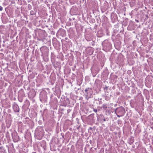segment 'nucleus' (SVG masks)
I'll list each match as a JSON object with an SVG mask.
<instances>
[{"label": "nucleus", "mask_w": 153, "mask_h": 153, "mask_svg": "<svg viewBox=\"0 0 153 153\" xmlns=\"http://www.w3.org/2000/svg\"><path fill=\"white\" fill-rule=\"evenodd\" d=\"M125 112V108L122 106L117 108L115 110V112L116 113L117 116L118 117L123 116Z\"/></svg>", "instance_id": "obj_1"}, {"label": "nucleus", "mask_w": 153, "mask_h": 153, "mask_svg": "<svg viewBox=\"0 0 153 153\" xmlns=\"http://www.w3.org/2000/svg\"><path fill=\"white\" fill-rule=\"evenodd\" d=\"M85 99L88 100L91 97V96L92 94V89L91 88H88L85 89Z\"/></svg>", "instance_id": "obj_2"}, {"label": "nucleus", "mask_w": 153, "mask_h": 153, "mask_svg": "<svg viewBox=\"0 0 153 153\" xmlns=\"http://www.w3.org/2000/svg\"><path fill=\"white\" fill-rule=\"evenodd\" d=\"M102 46L105 49H110L111 48V44L108 40H105L102 43Z\"/></svg>", "instance_id": "obj_3"}, {"label": "nucleus", "mask_w": 153, "mask_h": 153, "mask_svg": "<svg viewBox=\"0 0 153 153\" xmlns=\"http://www.w3.org/2000/svg\"><path fill=\"white\" fill-rule=\"evenodd\" d=\"M12 107L14 111L15 112H19L20 111V109L18 105L15 102H14L12 105Z\"/></svg>", "instance_id": "obj_4"}, {"label": "nucleus", "mask_w": 153, "mask_h": 153, "mask_svg": "<svg viewBox=\"0 0 153 153\" xmlns=\"http://www.w3.org/2000/svg\"><path fill=\"white\" fill-rule=\"evenodd\" d=\"M25 96V94L24 91L22 90H20L19 92V97H24Z\"/></svg>", "instance_id": "obj_5"}, {"label": "nucleus", "mask_w": 153, "mask_h": 153, "mask_svg": "<svg viewBox=\"0 0 153 153\" xmlns=\"http://www.w3.org/2000/svg\"><path fill=\"white\" fill-rule=\"evenodd\" d=\"M36 136H38L37 139L39 140H41L43 137V134L42 133H40L39 134L36 133Z\"/></svg>", "instance_id": "obj_6"}, {"label": "nucleus", "mask_w": 153, "mask_h": 153, "mask_svg": "<svg viewBox=\"0 0 153 153\" xmlns=\"http://www.w3.org/2000/svg\"><path fill=\"white\" fill-rule=\"evenodd\" d=\"M97 119H98V120L102 122L103 120V119H102V118L101 117L100 115L99 116L97 117Z\"/></svg>", "instance_id": "obj_7"}, {"label": "nucleus", "mask_w": 153, "mask_h": 153, "mask_svg": "<svg viewBox=\"0 0 153 153\" xmlns=\"http://www.w3.org/2000/svg\"><path fill=\"white\" fill-rule=\"evenodd\" d=\"M102 108L105 110L107 108V105L106 104H103L102 105Z\"/></svg>", "instance_id": "obj_8"}, {"label": "nucleus", "mask_w": 153, "mask_h": 153, "mask_svg": "<svg viewBox=\"0 0 153 153\" xmlns=\"http://www.w3.org/2000/svg\"><path fill=\"white\" fill-rule=\"evenodd\" d=\"M23 97H19L18 100L20 102H22L23 101Z\"/></svg>", "instance_id": "obj_9"}, {"label": "nucleus", "mask_w": 153, "mask_h": 153, "mask_svg": "<svg viewBox=\"0 0 153 153\" xmlns=\"http://www.w3.org/2000/svg\"><path fill=\"white\" fill-rule=\"evenodd\" d=\"M100 116L101 117H102V119H103V121H102V122H103L105 121L106 120L105 118L104 117L103 115L102 114L100 115Z\"/></svg>", "instance_id": "obj_10"}, {"label": "nucleus", "mask_w": 153, "mask_h": 153, "mask_svg": "<svg viewBox=\"0 0 153 153\" xmlns=\"http://www.w3.org/2000/svg\"><path fill=\"white\" fill-rule=\"evenodd\" d=\"M35 14V13L33 10H31L30 12V14L33 15Z\"/></svg>", "instance_id": "obj_11"}, {"label": "nucleus", "mask_w": 153, "mask_h": 153, "mask_svg": "<svg viewBox=\"0 0 153 153\" xmlns=\"http://www.w3.org/2000/svg\"><path fill=\"white\" fill-rule=\"evenodd\" d=\"M13 140H14V141L15 142H17L18 141V138H16V139H15V140H14V138L13 137Z\"/></svg>", "instance_id": "obj_12"}, {"label": "nucleus", "mask_w": 153, "mask_h": 153, "mask_svg": "<svg viewBox=\"0 0 153 153\" xmlns=\"http://www.w3.org/2000/svg\"><path fill=\"white\" fill-rule=\"evenodd\" d=\"M93 111L95 112V113H97V110L96 109L94 108L93 109Z\"/></svg>", "instance_id": "obj_13"}, {"label": "nucleus", "mask_w": 153, "mask_h": 153, "mask_svg": "<svg viewBox=\"0 0 153 153\" xmlns=\"http://www.w3.org/2000/svg\"><path fill=\"white\" fill-rule=\"evenodd\" d=\"M108 86H105V88H104V89L105 90V89H107L108 88Z\"/></svg>", "instance_id": "obj_14"}, {"label": "nucleus", "mask_w": 153, "mask_h": 153, "mask_svg": "<svg viewBox=\"0 0 153 153\" xmlns=\"http://www.w3.org/2000/svg\"><path fill=\"white\" fill-rule=\"evenodd\" d=\"M3 10V7L1 6H0V11H1L2 10Z\"/></svg>", "instance_id": "obj_15"}, {"label": "nucleus", "mask_w": 153, "mask_h": 153, "mask_svg": "<svg viewBox=\"0 0 153 153\" xmlns=\"http://www.w3.org/2000/svg\"><path fill=\"white\" fill-rule=\"evenodd\" d=\"M102 103V102L101 101H100L99 102V104L100 105Z\"/></svg>", "instance_id": "obj_16"}, {"label": "nucleus", "mask_w": 153, "mask_h": 153, "mask_svg": "<svg viewBox=\"0 0 153 153\" xmlns=\"http://www.w3.org/2000/svg\"><path fill=\"white\" fill-rule=\"evenodd\" d=\"M45 50H46V53L47 54V53H48V52H47V50H47V48H45Z\"/></svg>", "instance_id": "obj_17"}, {"label": "nucleus", "mask_w": 153, "mask_h": 153, "mask_svg": "<svg viewBox=\"0 0 153 153\" xmlns=\"http://www.w3.org/2000/svg\"><path fill=\"white\" fill-rule=\"evenodd\" d=\"M92 129V128L91 127H90L89 128V129H88V130H91Z\"/></svg>", "instance_id": "obj_18"}, {"label": "nucleus", "mask_w": 153, "mask_h": 153, "mask_svg": "<svg viewBox=\"0 0 153 153\" xmlns=\"http://www.w3.org/2000/svg\"><path fill=\"white\" fill-rule=\"evenodd\" d=\"M28 7H31V6L30 5V4H28Z\"/></svg>", "instance_id": "obj_19"}, {"label": "nucleus", "mask_w": 153, "mask_h": 153, "mask_svg": "<svg viewBox=\"0 0 153 153\" xmlns=\"http://www.w3.org/2000/svg\"><path fill=\"white\" fill-rule=\"evenodd\" d=\"M137 22H138V21L136 19L135 20Z\"/></svg>", "instance_id": "obj_20"}, {"label": "nucleus", "mask_w": 153, "mask_h": 153, "mask_svg": "<svg viewBox=\"0 0 153 153\" xmlns=\"http://www.w3.org/2000/svg\"><path fill=\"white\" fill-rule=\"evenodd\" d=\"M86 40H87L88 41H90V40H88L87 39V38H86Z\"/></svg>", "instance_id": "obj_21"}, {"label": "nucleus", "mask_w": 153, "mask_h": 153, "mask_svg": "<svg viewBox=\"0 0 153 153\" xmlns=\"http://www.w3.org/2000/svg\"><path fill=\"white\" fill-rule=\"evenodd\" d=\"M102 100V98H100V101H101Z\"/></svg>", "instance_id": "obj_22"}, {"label": "nucleus", "mask_w": 153, "mask_h": 153, "mask_svg": "<svg viewBox=\"0 0 153 153\" xmlns=\"http://www.w3.org/2000/svg\"><path fill=\"white\" fill-rule=\"evenodd\" d=\"M69 111H70V109H68V112Z\"/></svg>", "instance_id": "obj_23"}, {"label": "nucleus", "mask_w": 153, "mask_h": 153, "mask_svg": "<svg viewBox=\"0 0 153 153\" xmlns=\"http://www.w3.org/2000/svg\"><path fill=\"white\" fill-rule=\"evenodd\" d=\"M105 100H108L107 98H105Z\"/></svg>", "instance_id": "obj_24"}, {"label": "nucleus", "mask_w": 153, "mask_h": 153, "mask_svg": "<svg viewBox=\"0 0 153 153\" xmlns=\"http://www.w3.org/2000/svg\"><path fill=\"white\" fill-rule=\"evenodd\" d=\"M43 49V48H40V50H41V49Z\"/></svg>", "instance_id": "obj_25"}, {"label": "nucleus", "mask_w": 153, "mask_h": 153, "mask_svg": "<svg viewBox=\"0 0 153 153\" xmlns=\"http://www.w3.org/2000/svg\"><path fill=\"white\" fill-rule=\"evenodd\" d=\"M2 147H0V149H1V148H2Z\"/></svg>", "instance_id": "obj_26"}, {"label": "nucleus", "mask_w": 153, "mask_h": 153, "mask_svg": "<svg viewBox=\"0 0 153 153\" xmlns=\"http://www.w3.org/2000/svg\"><path fill=\"white\" fill-rule=\"evenodd\" d=\"M33 153H36V152H33Z\"/></svg>", "instance_id": "obj_27"}, {"label": "nucleus", "mask_w": 153, "mask_h": 153, "mask_svg": "<svg viewBox=\"0 0 153 153\" xmlns=\"http://www.w3.org/2000/svg\"><path fill=\"white\" fill-rule=\"evenodd\" d=\"M42 53H43V51H42Z\"/></svg>", "instance_id": "obj_28"}]
</instances>
